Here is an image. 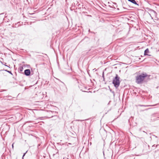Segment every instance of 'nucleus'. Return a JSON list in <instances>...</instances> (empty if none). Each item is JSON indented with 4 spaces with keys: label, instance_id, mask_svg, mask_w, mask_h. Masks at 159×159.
Instances as JSON below:
<instances>
[{
    "label": "nucleus",
    "instance_id": "f257e3e1",
    "mask_svg": "<svg viewBox=\"0 0 159 159\" xmlns=\"http://www.w3.org/2000/svg\"><path fill=\"white\" fill-rule=\"evenodd\" d=\"M148 76V75L145 73H142L141 74L136 76V83L138 84H141L144 80L145 78Z\"/></svg>",
    "mask_w": 159,
    "mask_h": 159
},
{
    "label": "nucleus",
    "instance_id": "f03ea898",
    "mask_svg": "<svg viewBox=\"0 0 159 159\" xmlns=\"http://www.w3.org/2000/svg\"><path fill=\"white\" fill-rule=\"evenodd\" d=\"M120 77L117 74H116V76L113 79L112 84L116 89H117L120 85Z\"/></svg>",
    "mask_w": 159,
    "mask_h": 159
},
{
    "label": "nucleus",
    "instance_id": "7ed1b4c3",
    "mask_svg": "<svg viewBox=\"0 0 159 159\" xmlns=\"http://www.w3.org/2000/svg\"><path fill=\"white\" fill-rule=\"evenodd\" d=\"M24 74L26 76H29L30 75L31 72L30 69H27L24 70Z\"/></svg>",
    "mask_w": 159,
    "mask_h": 159
},
{
    "label": "nucleus",
    "instance_id": "20e7f679",
    "mask_svg": "<svg viewBox=\"0 0 159 159\" xmlns=\"http://www.w3.org/2000/svg\"><path fill=\"white\" fill-rule=\"evenodd\" d=\"M128 1L131 2L133 4H134L136 5L137 6H139V5L138 4L136 1L135 0H128Z\"/></svg>",
    "mask_w": 159,
    "mask_h": 159
},
{
    "label": "nucleus",
    "instance_id": "39448f33",
    "mask_svg": "<svg viewBox=\"0 0 159 159\" xmlns=\"http://www.w3.org/2000/svg\"><path fill=\"white\" fill-rule=\"evenodd\" d=\"M149 52V49L148 48L146 49L144 51V55H149L147 54Z\"/></svg>",
    "mask_w": 159,
    "mask_h": 159
},
{
    "label": "nucleus",
    "instance_id": "423d86ee",
    "mask_svg": "<svg viewBox=\"0 0 159 159\" xmlns=\"http://www.w3.org/2000/svg\"><path fill=\"white\" fill-rule=\"evenodd\" d=\"M23 70V67L22 66H20L18 69V70L20 72H21Z\"/></svg>",
    "mask_w": 159,
    "mask_h": 159
},
{
    "label": "nucleus",
    "instance_id": "0eeeda50",
    "mask_svg": "<svg viewBox=\"0 0 159 159\" xmlns=\"http://www.w3.org/2000/svg\"><path fill=\"white\" fill-rule=\"evenodd\" d=\"M5 71H7V72H8V73H10V74L12 75V73L11 72V71H9V70H4Z\"/></svg>",
    "mask_w": 159,
    "mask_h": 159
},
{
    "label": "nucleus",
    "instance_id": "6e6552de",
    "mask_svg": "<svg viewBox=\"0 0 159 159\" xmlns=\"http://www.w3.org/2000/svg\"><path fill=\"white\" fill-rule=\"evenodd\" d=\"M27 151H27L25 152L23 154L22 157V159H24V157L25 156V154L27 152Z\"/></svg>",
    "mask_w": 159,
    "mask_h": 159
},
{
    "label": "nucleus",
    "instance_id": "1a4fd4ad",
    "mask_svg": "<svg viewBox=\"0 0 159 159\" xmlns=\"http://www.w3.org/2000/svg\"><path fill=\"white\" fill-rule=\"evenodd\" d=\"M50 111L53 114H54V115H55V114H57V112L56 111H53V112H52V111Z\"/></svg>",
    "mask_w": 159,
    "mask_h": 159
},
{
    "label": "nucleus",
    "instance_id": "9d476101",
    "mask_svg": "<svg viewBox=\"0 0 159 159\" xmlns=\"http://www.w3.org/2000/svg\"><path fill=\"white\" fill-rule=\"evenodd\" d=\"M102 77L103 78V79H104V72H103L102 74Z\"/></svg>",
    "mask_w": 159,
    "mask_h": 159
},
{
    "label": "nucleus",
    "instance_id": "9b49d317",
    "mask_svg": "<svg viewBox=\"0 0 159 159\" xmlns=\"http://www.w3.org/2000/svg\"><path fill=\"white\" fill-rule=\"evenodd\" d=\"M76 120L77 121H82V120Z\"/></svg>",
    "mask_w": 159,
    "mask_h": 159
},
{
    "label": "nucleus",
    "instance_id": "f8f14e48",
    "mask_svg": "<svg viewBox=\"0 0 159 159\" xmlns=\"http://www.w3.org/2000/svg\"><path fill=\"white\" fill-rule=\"evenodd\" d=\"M13 144H13H13H12V148H13V147H14Z\"/></svg>",
    "mask_w": 159,
    "mask_h": 159
},
{
    "label": "nucleus",
    "instance_id": "ddd939ff",
    "mask_svg": "<svg viewBox=\"0 0 159 159\" xmlns=\"http://www.w3.org/2000/svg\"><path fill=\"white\" fill-rule=\"evenodd\" d=\"M61 81V83H62L64 85H65V84H64L63 82H62L61 81Z\"/></svg>",
    "mask_w": 159,
    "mask_h": 159
},
{
    "label": "nucleus",
    "instance_id": "4468645a",
    "mask_svg": "<svg viewBox=\"0 0 159 159\" xmlns=\"http://www.w3.org/2000/svg\"><path fill=\"white\" fill-rule=\"evenodd\" d=\"M155 145H153L152 146V147H155Z\"/></svg>",
    "mask_w": 159,
    "mask_h": 159
},
{
    "label": "nucleus",
    "instance_id": "2eb2a0df",
    "mask_svg": "<svg viewBox=\"0 0 159 159\" xmlns=\"http://www.w3.org/2000/svg\"><path fill=\"white\" fill-rule=\"evenodd\" d=\"M158 145H159L158 144H157V145H156V147H157Z\"/></svg>",
    "mask_w": 159,
    "mask_h": 159
},
{
    "label": "nucleus",
    "instance_id": "dca6fc26",
    "mask_svg": "<svg viewBox=\"0 0 159 159\" xmlns=\"http://www.w3.org/2000/svg\"><path fill=\"white\" fill-rule=\"evenodd\" d=\"M5 65L6 66H7L8 67V66H7V65Z\"/></svg>",
    "mask_w": 159,
    "mask_h": 159
}]
</instances>
